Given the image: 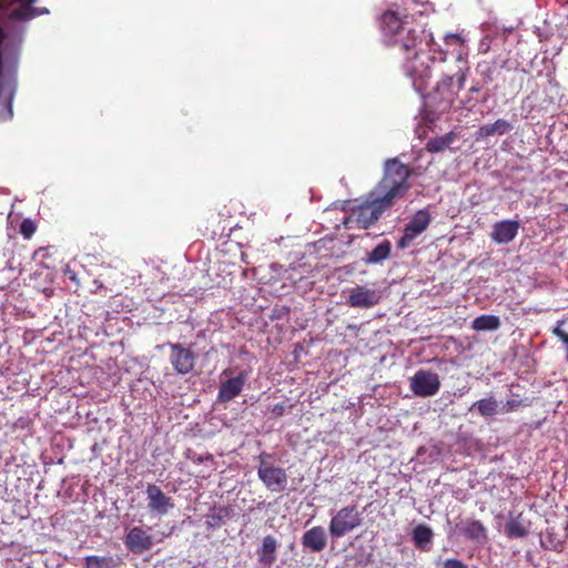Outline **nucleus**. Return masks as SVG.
<instances>
[{
	"mask_svg": "<svg viewBox=\"0 0 568 568\" xmlns=\"http://www.w3.org/2000/svg\"><path fill=\"white\" fill-rule=\"evenodd\" d=\"M410 176L412 170L397 158L387 159L383 176L369 194L372 199L358 205L355 211L358 227L369 229L385 211L403 199L410 189Z\"/></svg>",
	"mask_w": 568,
	"mask_h": 568,
	"instance_id": "f257e3e1",
	"label": "nucleus"
},
{
	"mask_svg": "<svg viewBox=\"0 0 568 568\" xmlns=\"http://www.w3.org/2000/svg\"><path fill=\"white\" fill-rule=\"evenodd\" d=\"M379 26L385 44L397 48L403 54L404 71L414 80V85H424L425 79L429 77V68L423 63L417 65L416 61L426 38L425 30L410 26L393 10H387L381 16Z\"/></svg>",
	"mask_w": 568,
	"mask_h": 568,
	"instance_id": "f03ea898",
	"label": "nucleus"
},
{
	"mask_svg": "<svg viewBox=\"0 0 568 568\" xmlns=\"http://www.w3.org/2000/svg\"><path fill=\"white\" fill-rule=\"evenodd\" d=\"M272 455L263 452L258 456L257 476L264 486L273 493H282L287 486V474L284 468L272 465Z\"/></svg>",
	"mask_w": 568,
	"mask_h": 568,
	"instance_id": "7ed1b4c3",
	"label": "nucleus"
},
{
	"mask_svg": "<svg viewBox=\"0 0 568 568\" xmlns=\"http://www.w3.org/2000/svg\"><path fill=\"white\" fill-rule=\"evenodd\" d=\"M361 513L355 505L341 508L331 519L328 530L333 538H341L359 527Z\"/></svg>",
	"mask_w": 568,
	"mask_h": 568,
	"instance_id": "20e7f679",
	"label": "nucleus"
},
{
	"mask_svg": "<svg viewBox=\"0 0 568 568\" xmlns=\"http://www.w3.org/2000/svg\"><path fill=\"white\" fill-rule=\"evenodd\" d=\"M166 346L170 349L169 361L174 372L179 375H187L194 371L197 361V354L193 345L169 342Z\"/></svg>",
	"mask_w": 568,
	"mask_h": 568,
	"instance_id": "39448f33",
	"label": "nucleus"
},
{
	"mask_svg": "<svg viewBox=\"0 0 568 568\" xmlns=\"http://www.w3.org/2000/svg\"><path fill=\"white\" fill-rule=\"evenodd\" d=\"M439 375L429 369H418L409 377V389L422 398L435 396L440 389Z\"/></svg>",
	"mask_w": 568,
	"mask_h": 568,
	"instance_id": "423d86ee",
	"label": "nucleus"
},
{
	"mask_svg": "<svg viewBox=\"0 0 568 568\" xmlns=\"http://www.w3.org/2000/svg\"><path fill=\"white\" fill-rule=\"evenodd\" d=\"M382 300L381 292L368 288L364 285H356L351 288L347 296V304L354 308H371Z\"/></svg>",
	"mask_w": 568,
	"mask_h": 568,
	"instance_id": "0eeeda50",
	"label": "nucleus"
},
{
	"mask_svg": "<svg viewBox=\"0 0 568 568\" xmlns=\"http://www.w3.org/2000/svg\"><path fill=\"white\" fill-rule=\"evenodd\" d=\"M124 545L131 552L141 555L152 548L153 540L141 527H133L125 535Z\"/></svg>",
	"mask_w": 568,
	"mask_h": 568,
	"instance_id": "6e6552de",
	"label": "nucleus"
},
{
	"mask_svg": "<svg viewBox=\"0 0 568 568\" xmlns=\"http://www.w3.org/2000/svg\"><path fill=\"white\" fill-rule=\"evenodd\" d=\"M146 495H148V507L153 513H156L159 515H164L174 506L171 498L168 497L161 490V488L154 484L148 485Z\"/></svg>",
	"mask_w": 568,
	"mask_h": 568,
	"instance_id": "1a4fd4ad",
	"label": "nucleus"
},
{
	"mask_svg": "<svg viewBox=\"0 0 568 568\" xmlns=\"http://www.w3.org/2000/svg\"><path fill=\"white\" fill-rule=\"evenodd\" d=\"M246 378L247 373L242 371L237 376L221 383L217 394L219 400L227 403L239 396L243 389Z\"/></svg>",
	"mask_w": 568,
	"mask_h": 568,
	"instance_id": "9d476101",
	"label": "nucleus"
},
{
	"mask_svg": "<svg viewBox=\"0 0 568 568\" xmlns=\"http://www.w3.org/2000/svg\"><path fill=\"white\" fill-rule=\"evenodd\" d=\"M518 230L519 222L513 220H504L494 224L491 239L498 244H507L517 236Z\"/></svg>",
	"mask_w": 568,
	"mask_h": 568,
	"instance_id": "9b49d317",
	"label": "nucleus"
},
{
	"mask_svg": "<svg viewBox=\"0 0 568 568\" xmlns=\"http://www.w3.org/2000/svg\"><path fill=\"white\" fill-rule=\"evenodd\" d=\"M302 545L314 552H321L327 545V536L322 526L306 530L302 536Z\"/></svg>",
	"mask_w": 568,
	"mask_h": 568,
	"instance_id": "f8f14e48",
	"label": "nucleus"
},
{
	"mask_svg": "<svg viewBox=\"0 0 568 568\" xmlns=\"http://www.w3.org/2000/svg\"><path fill=\"white\" fill-rule=\"evenodd\" d=\"M456 529L467 539L484 541L487 539V529L480 520L468 519L456 525Z\"/></svg>",
	"mask_w": 568,
	"mask_h": 568,
	"instance_id": "ddd939ff",
	"label": "nucleus"
},
{
	"mask_svg": "<svg viewBox=\"0 0 568 568\" xmlns=\"http://www.w3.org/2000/svg\"><path fill=\"white\" fill-rule=\"evenodd\" d=\"M277 540L274 536L267 535L257 549L258 561L265 567H271L276 561Z\"/></svg>",
	"mask_w": 568,
	"mask_h": 568,
	"instance_id": "4468645a",
	"label": "nucleus"
},
{
	"mask_svg": "<svg viewBox=\"0 0 568 568\" xmlns=\"http://www.w3.org/2000/svg\"><path fill=\"white\" fill-rule=\"evenodd\" d=\"M530 526V521L524 518L523 514H519L517 517L510 518L506 524V535L509 538H524L528 536Z\"/></svg>",
	"mask_w": 568,
	"mask_h": 568,
	"instance_id": "2eb2a0df",
	"label": "nucleus"
},
{
	"mask_svg": "<svg viewBox=\"0 0 568 568\" xmlns=\"http://www.w3.org/2000/svg\"><path fill=\"white\" fill-rule=\"evenodd\" d=\"M429 223L430 214L427 210L424 209L417 211L404 229L413 234V236H417L428 227Z\"/></svg>",
	"mask_w": 568,
	"mask_h": 568,
	"instance_id": "dca6fc26",
	"label": "nucleus"
},
{
	"mask_svg": "<svg viewBox=\"0 0 568 568\" xmlns=\"http://www.w3.org/2000/svg\"><path fill=\"white\" fill-rule=\"evenodd\" d=\"M433 537V530L424 524H420L413 529V540L415 546L422 550H429L428 545L432 542Z\"/></svg>",
	"mask_w": 568,
	"mask_h": 568,
	"instance_id": "f3484780",
	"label": "nucleus"
},
{
	"mask_svg": "<svg viewBox=\"0 0 568 568\" xmlns=\"http://www.w3.org/2000/svg\"><path fill=\"white\" fill-rule=\"evenodd\" d=\"M392 244L388 240H384L364 260L367 264H377L387 260L390 255Z\"/></svg>",
	"mask_w": 568,
	"mask_h": 568,
	"instance_id": "a211bd4d",
	"label": "nucleus"
},
{
	"mask_svg": "<svg viewBox=\"0 0 568 568\" xmlns=\"http://www.w3.org/2000/svg\"><path fill=\"white\" fill-rule=\"evenodd\" d=\"M456 133L450 131L443 136L430 139L426 144V150L430 153L442 152L447 149L456 140Z\"/></svg>",
	"mask_w": 568,
	"mask_h": 568,
	"instance_id": "6ab92c4d",
	"label": "nucleus"
},
{
	"mask_svg": "<svg viewBox=\"0 0 568 568\" xmlns=\"http://www.w3.org/2000/svg\"><path fill=\"white\" fill-rule=\"evenodd\" d=\"M500 327V320L496 315H480L471 323L475 331H496Z\"/></svg>",
	"mask_w": 568,
	"mask_h": 568,
	"instance_id": "aec40b11",
	"label": "nucleus"
},
{
	"mask_svg": "<svg viewBox=\"0 0 568 568\" xmlns=\"http://www.w3.org/2000/svg\"><path fill=\"white\" fill-rule=\"evenodd\" d=\"M85 568H118L119 562L111 556H88L84 558Z\"/></svg>",
	"mask_w": 568,
	"mask_h": 568,
	"instance_id": "412c9836",
	"label": "nucleus"
},
{
	"mask_svg": "<svg viewBox=\"0 0 568 568\" xmlns=\"http://www.w3.org/2000/svg\"><path fill=\"white\" fill-rule=\"evenodd\" d=\"M474 407L478 410V413L481 416L488 417V416H493L497 413L498 404H497V400L493 396H489V397L481 398V399L477 400L476 403H474L473 408Z\"/></svg>",
	"mask_w": 568,
	"mask_h": 568,
	"instance_id": "4be33fe9",
	"label": "nucleus"
},
{
	"mask_svg": "<svg viewBox=\"0 0 568 568\" xmlns=\"http://www.w3.org/2000/svg\"><path fill=\"white\" fill-rule=\"evenodd\" d=\"M32 0L29 3L21 6L12 12V17L18 20H29L36 17V9L31 6Z\"/></svg>",
	"mask_w": 568,
	"mask_h": 568,
	"instance_id": "5701e85b",
	"label": "nucleus"
},
{
	"mask_svg": "<svg viewBox=\"0 0 568 568\" xmlns=\"http://www.w3.org/2000/svg\"><path fill=\"white\" fill-rule=\"evenodd\" d=\"M429 40L426 42L429 47L430 52L433 53V59H438L439 61H446L447 52L440 49V45L435 42L433 34L429 33L427 36Z\"/></svg>",
	"mask_w": 568,
	"mask_h": 568,
	"instance_id": "b1692460",
	"label": "nucleus"
},
{
	"mask_svg": "<svg viewBox=\"0 0 568 568\" xmlns=\"http://www.w3.org/2000/svg\"><path fill=\"white\" fill-rule=\"evenodd\" d=\"M495 134L504 135L513 130V125L505 119H498L494 123Z\"/></svg>",
	"mask_w": 568,
	"mask_h": 568,
	"instance_id": "393cba45",
	"label": "nucleus"
},
{
	"mask_svg": "<svg viewBox=\"0 0 568 568\" xmlns=\"http://www.w3.org/2000/svg\"><path fill=\"white\" fill-rule=\"evenodd\" d=\"M36 230V224L30 219L23 220L20 224V232L26 239H30L34 234Z\"/></svg>",
	"mask_w": 568,
	"mask_h": 568,
	"instance_id": "a878e982",
	"label": "nucleus"
},
{
	"mask_svg": "<svg viewBox=\"0 0 568 568\" xmlns=\"http://www.w3.org/2000/svg\"><path fill=\"white\" fill-rule=\"evenodd\" d=\"M463 43H464V39L458 33H448L445 36V44L448 47L462 45Z\"/></svg>",
	"mask_w": 568,
	"mask_h": 568,
	"instance_id": "bb28decb",
	"label": "nucleus"
},
{
	"mask_svg": "<svg viewBox=\"0 0 568 568\" xmlns=\"http://www.w3.org/2000/svg\"><path fill=\"white\" fill-rule=\"evenodd\" d=\"M495 135L494 124H484L477 131V139Z\"/></svg>",
	"mask_w": 568,
	"mask_h": 568,
	"instance_id": "cd10ccee",
	"label": "nucleus"
},
{
	"mask_svg": "<svg viewBox=\"0 0 568 568\" xmlns=\"http://www.w3.org/2000/svg\"><path fill=\"white\" fill-rule=\"evenodd\" d=\"M443 568H468V566L459 559L448 558L444 560Z\"/></svg>",
	"mask_w": 568,
	"mask_h": 568,
	"instance_id": "c85d7f7f",
	"label": "nucleus"
},
{
	"mask_svg": "<svg viewBox=\"0 0 568 568\" xmlns=\"http://www.w3.org/2000/svg\"><path fill=\"white\" fill-rule=\"evenodd\" d=\"M552 333L562 342L566 346V361L568 362V333L562 331L560 327H555Z\"/></svg>",
	"mask_w": 568,
	"mask_h": 568,
	"instance_id": "c756f323",
	"label": "nucleus"
},
{
	"mask_svg": "<svg viewBox=\"0 0 568 568\" xmlns=\"http://www.w3.org/2000/svg\"><path fill=\"white\" fill-rule=\"evenodd\" d=\"M416 236H413V234H410L409 232H407L405 229H404V234L403 236L398 240L397 242V246L399 248H405L406 246H408V244L415 239Z\"/></svg>",
	"mask_w": 568,
	"mask_h": 568,
	"instance_id": "7c9ffc66",
	"label": "nucleus"
},
{
	"mask_svg": "<svg viewBox=\"0 0 568 568\" xmlns=\"http://www.w3.org/2000/svg\"><path fill=\"white\" fill-rule=\"evenodd\" d=\"M285 410H286V405L284 403H277L271 408V412H272L273 416H275V417L283 416Z\"/></svg>",
	"mask_w": 568,
	"mask_h": 568,
	"instance_id": "2f4dec72",
	"label": "nucleus"
},
{
	"mask_svg": "<svg viewBox=\"0 0 568 568\" xmlns=\"http://www.w3.org/2000/svg\"><path fill=\"white\" fill-rule=\"evenodd\" d=\"M453 81H454V77H444L438 83H437V87H438V90L442 89V88H450V85L453 84Z\"/></svg>",
	"mask_w": 568,
	"mask_h": 568,
	"instance_id": "473e14b6",
	"label": "nucleus"
},
{
	"mask_svg": "<svg viewBox=\"0 0 568 568\" xmlns=\"http://www.w3.org/2000/svg\"><path fill=\"white\" fill-rule=\"evenodd\" d=\"M520 402L519 400H516V399H510L506 403L505 407H504V410L505 412H511V410H515L517 407L520 406Z\"/></svg>",
	"mask_w": 568,
	"mask_h": 568,
	"instance_id": "72a5a7b5",
	"label": "nucleus"
},
{
	"mask_svg": "<svg viewBox=\"0 0 568 568\" xmlns=\"http://www.w3.org/2000/svg\"><path fill=\"white\" fill-rule=\"evenodd\" d=\"M465 81H466V72L465 71H462L458 77H457V90H462L465 85Z\"/></svg>",
	"mask_w": 568,
	"mask_h": 568,
	"instance_id": "f704fd0d",
	"label": "nucleus"
},
{
	"mask_svg": "<svg viewBox=\"0 0 568 568\" xmlns=\"http://www.w3.org/2000/svg\"><path fill=\"white\" fill-rule=\"evenodd\" d=\"M470 92H478L479 91V88L476 87V85H473L470 89H469Z\"/></svg>",
	"mask_w": 568,
	"mask_h": 568,
	"instance_id": "c9c22d12",
	"label": "nucleus"
},
{
	"mask_svg": "<svg viewBox=\"0 0 568 568\" xmlns=\"http://www.w3.org/2000/svg\"><path fill=\"white\" fill-rule=\"evenodd\" d=\"M45 252H47V248H40L37 253L44 255Z\"/></svg>",
	"mask_w": 568,
	"mask_h": 568,
	"instance_id": "e433bc0d",
	"label": "nucleus"
},
{
	"mask_svg": "<svg viewBox=\"0 0 568 568\" xmlns=\"http://www.w3.org/2000/svg\"><path fill=\"white\" fill-rule=\"evenodd\" d=\"M70 280L75 281V276L74 275L70 276Z\"/></svg>",
	"mask_w": 568,
	"mask_h": 568,
	"instance_id": "4c0bfd02",
	"label": "nucleus"
}]
</instances>
